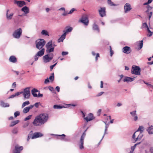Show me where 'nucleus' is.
<instances>
[{"label": "nucleus", "mask_w": 153, "mask_h": 153, "mask_svg": "<svg viewBox=\"0 0 153 153\" xmlns=\"http://www.w3.org/2000/svg\"><path fill=\"white\" fill-rule=\"evenodd\" d=\"M58 136L59 137V139L64 141V139L65 136V135L64 134H63L62 135H58Z\"/></svg>", "instance_id": "41"}, {"label": "nucleus", "mask_w": 153, "mask_h": 153, "mask_svg": "<svg viewBox=\"0 0 153 153\" xmlns=\"http://www.w3.org/2000/svg\"><path fill=\"white\" fill-rule=\"evenodd\" d=\"M152 15V12H149V13H148V15L149 16V20L150 19V18H151Z\"/></svg>", "instance_id": "60"}, {"label": "nucleus", "mask_w": 153, "mask_h": 153, "mask_svg": "<svg viewBox=\"0 0 153 153\" xmlns=\"http://www.w3.org/2000/svg\"><path fill=\"white\" fill-rule=\"evenodd\" d=\"M44 124L46 123L48 118V115L46 114H41L39 115Z\"/></svg>", "instance_id": "10"}, {"label": "nucleus", "mask_w": 153, "mask_h": 153, "mask_svg": "<svg viewBox=\"0 0 153 153\" xmlns=\"http://www.w3.org/2000/svg\"><path fill=\"white\" fill-rule=\"evenodd\" d=\"M14 3L16 4L20 7H21L26 4L25 2L24 1H16V0H14Z\"/></svg>", "instance_id": "15"}, {"label": "nucleus", "mask_w": 153, "mask_h": 153, "mask_svg": "<svg viewBox=\"0 0 153 153\" xmlns=\"http://www.w3.org/2000/svg\"><path fill=\"white\" fill-rule=\"evenodd\" d=\"M41 34L45 36H49L48 32L46 30H42L41 32Z\"/></svg>", "instance_id": "30"}, {"label": "nucleus", "mask_w": 153, "mask_h": 153, "mask_svg": "<svg viewBox=\"0 0 153 153\" xmlns=\"http://www.w3.org/2000/svg\"><path fill=\"white\" fill-rule=\"evenodd\" d=\"M73 28L69 26H67L66 27L65 30L63 31V34L58 40V42H63V40L65 38L66 36L67 33L71 32L73 30Z\"/></svg>", "instance_id": "2"}, {"label": "nucleus", "mask_w": 153, "mask_h": 153, "mask_svg": "<svg viewBox=\"0 0 153 153\" xmlns=\"http://www.w3.org/2000/svg\"><path fill=\"white\" fill-rule=\"evenodd\" d=\"M19 122V121L18 120L12 121L11 122L10 126L11 127L13 126L18 123Z\"/></svg>", "instance_id": "32"}, {"label": "nucleus", "mask_w": 153, "mask_h": 153, "mask_svg": "<svg viewBox=\"0 0 153 153\" xmlns=\"http://www.w3.org/2000/svg\"><path fill=\"white\" fill-rule=\"evenodd\" d=\"M98 11L100 16L101 17H103L105 16V7H100V9Z\"/></svg>", "instance_id": "13"}, {"label": "nucleus", "mask_w": 153, "mask_h": 153, "mask_svg": "<svg viewBox=\"0 0 153 153\" xmlns=\"http://www.w3.org/2000/svg\"><path fill=\"white\" fill-rule=\"evenodd\" d=\"M150 152L151 153H153V147H151L150 149Z\"/></svg>", "instance_id": "64"}, {"label": "nucleus", "mask_w": 153, "mask_h": 153, "mask_svg": "<svg viewBox=\"0 0 153 153\" xmlns=\"http://www.w3.org/2000/svg\"><path fill=\"white\" fill-rule=\"evenodd\" d=\"M39 56L37 54L35 55L34 56V59L35 61H36L38 60Z\"/></svg>", "instance_id": "59"}, {"label": "nucleus", "mask_w": 153, "mask_h": 153, "mask_svg": "<svg viewBox=\"0 0 153 153\" xmlns=\"http://www.w3.org/2000/svg\"><path fill=\"white\" fill-rule=\"evenodd\" d=\"M23 149V146H19L18 145H16L15 146V149L13 151V153H20Z\"/></svg>", "instance_id": "11"}, {"label": "nucleus", "mask_w": 153, "mask_h": 153, "mask_svg": "<svg viewBox=\"0 0 153 153\" xmlns=\"http://www.w3.org/2000/svg\"><path fill=\"white\" fill-rule=\"evenodd\" d=\"M147 10L146 11V13H148L149 10H151L152 9V7L150 6L149 5H148L147 6Z\"/></svg>", "instance_id": "47"}, {"label": "nucleus", "mask_w": 153, "mask_h": 153, "mask_svg": "<svg viewBox=\"0 0 153 153\" xmlns=\"http://www.w3.org/2000/svg\"><path fill=\"white\" fill-rule=\"evenodd\" d=\"M80 21L85 25H87L88 24V20L86 16L82 18L80 20Z\"/></svg>", "instance_id": "17"}, {"label": "nucleus", "mask_w": 153, "mask_h": 153, "mask_svg": "<svg viewBox=\"0 0 153 153\" xmlns=\"http://www.w3.org/2000/svg\"><path fill=\"white\" fill-rule=\"evenodd\" d=\"M32 94L34 97H43V94H41L40 93H39L38 94H37L36 93H33Z\"/></svg>", "instance_id": "33"}, {"label": "nucleus", "mask_w": 153, "mask_h": 153, "mask_svg": "<svg viewBox=\"0 0 153 153\" xmlns=\"http://www.w3.org/2000/svg\"><path fill=\"white\" fill-rule=\"evenodd\" d=\"M18 131V130L17 128H14L13 130L12 131V132L13 134H16L17 133Z\"/></svg>", "instance_id": "49"}, {"label": "nucleus", "mask_w": 153, "mask_h": 153, "mask_svg": "<svg viewBox=\"0 0 153 153\" xmlns=\"http://www.w3.org/2000/svg\"><path fill=\"white\" fill-rule=\"evenodd\" d=\"M103 122L104 123H105V129L104 134L102 137V139H103V138L104 137L105 135V134H107V129H108V128L109 126V124L108 123H107V122Z\"/></svg>", "instance_id": "25"}, {"label": "nucleus", "mask_w": 153, "mask_h": 153, "mask_svg": "<svg viewBox=\"0 0 153 153\" xmlns=\"http://www.w3.org/2000/svg\"><path fill=\"white\" fill-rule=\"evenodd\" d=\"M143 27L146 28V29L147 28V27H149L146 23H143Z\"/></svg>", "instance_id": "51"}, {"label": "nucleus", "mask_w": 153, "mask_h": 153, "mask_svg": "<svg viewBox=\"0 0 153 153\" xmlns=\"http://www.w3.org/2000/svg\"><path fill=\"white\" fill-rule=\"evenodd\" d=\"M43 136V134L40 132H37L34 133L32 136L31 137L32 139H34L42 137Z\"/></svg>", "instance_id": "14"}, {"label": "nucleus", "mask_w": 153, "mask_h": 153, "mask_svg": "<svg viewBox=\"0 0 153 153\" xmlns=\"http://www.w3.org/2000/svg\"><path fill=\"white\" fill-rule=\"evenodd\" d=\"M0 105L3 107H7L10 106L8 103H5L2 101L0 102Z\"/></svg>", "instance_id": "29"}, {"label": "nucleus", "mask_w": 153, "mask_h": 153, "mask_svg": "<svg viewBox=\"0 0 153 153\" xmlns=\"http://www.w3.org/2000/svg\"><path fill=\"white\" fill-rule=\"evenodd\" d=\"M34 107L33 105H30V106L25 108L23 110V113H27L29 112L30 109H32Z\"/></svg>", "instance_id": "16"}, {"label": "nucleus", "mask_w": 153, "mask_h": 153, "mask_svg": "<svg viewBox=\"0 0 153 153\" xmlns=\"http://www.w3.org/2000/svg\"><path fill=\"white\" fill-rule=\"evenodd\" d=\"M64 141H70L69 137H67V138H65L64 139Z\"/></svg>", "instance_id": "58"}, {"label": "nucleus", "mask_w": 153, "mask_h": 153, "mask_svg": "<svg viewBox=\"0 0 153 153\" xmlns=\"http://www.w3.org/2000/svg\"><path fill=\"white\" fill-rule=\"evenodd\" d=\"M132 9V7L130 4L128 3H126L124 6V12L127 13Z\"/></svg>", "instance_id": "9"}, {"label": "nucleus", "mask_w": 153, "mask_h": 153, "mask_svg": "<svg viewBox=\"0 0 153 153\" xmlns=\"http://www.w3.org/2000/svg\"><path fill=\"white\" fill-rule=\"evenodd\" d=\"M20 113L19 111H16L14 113L15 117H16L18 116H19Z\"/></svg>", "instance_id": "44"}, {"label": "nucleus", "mask_w": 153, "mask_h": 153, "mask_svg": "<svg viewBox=\"0 0 153 153\" xmlns=\"http://www.w3.org/2000/svg\"><path fill=\"white\" fill-rule=\"evenodd\" d=\"M12 86L13 88H16V84L15 82L13 83Z\"/></svg>", "instance_id": "63"}, {"label": "nucleus", "mask_w": 153, "mask_h": 153, "mask_svg": "<svg viewBox=\"0 0 153 153\" xmlns=\"http://www.w3.org/2000/svg\"><path fill=\"white\" fill-rule=\"evenodd\" d=\"M38 92H39V91L36 88H33L31 90L32 94H33V93H36Z\"/></svg>", "instance_id": "45"}, {"label": "nucleus", "mask_w": 153, "mask_h": 153, "mask_svg": "<svg viewBox=\"0 0 153 153\" xmlns=\"http://www.w3.org/2000/svg\"><path fill=\"white\" fill-rule=\"evenodd\" d=\"M68 52L63 51L62 53V56H64L67 55L68 54Z\"/></svg>", "instance_id": "52"}, {"label": "nucleus", "mask_w": 153, "mask_h": 153, "mask_svg": "<svg viewBox=\"0 0 153 153\" xmlns=\"http://www.w3.org/2000/svg\"><path fill=\"white\" fill-rule=\"evenodd\" d=\"M141 68L138 66H132L131 70V73L136 75H140V74Z\"/></svg>", "instance_id": "5"}, {"label": "nucleus", "mask_w": 153, "mask_h": 153, "mask_svg": "<svg viewBox=\"0 0 153 153\" xmlns=\"http://www.w3.org/2000/svg\"><path fill=\"white\" fill-rule=\"evenodd\" d=\"M138 133H139V132H138L137 131H136L132 135V139H133V141H135V139L136 138H135V137L137 136V134Z\"/></svg>", "instance_id": "37"}, {"label": "nucleus", "mask_w": 153, "mask_h": 153, "mask_svg": "<svg viewBox=\"0 0 153 153\" xmlns=\"http://www.w3.org/2000/svg\"><path fill=\"white\" fill-rule=\"evenodd\" d=\"M136 148V147L135 146H132L131 147V151H130L129 153H133V152L134 151L135 149Z\"/></svg>", "instance_id": "43"}, {"label": "nucleus", "mask_w": 153, "mask_h": 153, "mask_svg": "<svg viewBox=\"0 0 153 153\" xmlns=\"http://www.w3.org/2000/svg\"><path fill=\"white\" fill-rule=\"evenodd\" d=\"M142 132H139V133H138L137 134V137L136 138L135 140L134 141V143L136 141L140 140L142 138L143 136V134Z\"/></svg>", "instance_id": "24"}, {"label": "nucleus", "mask_w": 153, "mask_h": 153, "mask_svg": "<svg viewBox=\"0 0 153 153\" xmlns=\"http://www.w3.org/2000/svg\"><path fill=\"white\" fill-rule=\"evenodd\" d=\"M19 92L21 94H22L25 99H28L30 98V94L29 88H26L24 89L23 91Z\"/></svg>", "instance_id": "3"}, {"label": "nucleus", "mask_w": 153, "mask_h": 153, "mask_svg": "<svg viewBox=\"0 0 153 153\" xmlns=\"http://www.w3.org/2000/svg\"><path fill=\"white\" fill-rule=\"evenodd\" d=\"M14 13L13 12H10L9 11V10H7L6 14V17L7 19L8 20L11 19L13 17Z\"/></svg>", "instance_id": "12"}, {"label": "nucleus", "mask_w": 153, "mask_h": 153, "mask_svg": "<svg viewBox=\"0 0 153 153\" xmlns=\"http://www.w3.org/2000/svg\"><path fill=\"white\" fill-rule=\"evenodd\" d=\"M48 89L51 91H54V88H53L52 87H51V86H49L48 87Z\"/></svg>", "instance_id": "56"}, {"label": "nucleus", "mask_w": 153, "mask_h": 153, "mask_svg": "<svg viewBox=\"0 0 153 153\" xmlns=\"http://www.w3.org/2000/svg\"><path fill=\"white\" fill-rule=\"evenodd\" d=\"M152 1V0H148L147 2L143 4V5H146L151 3Z\"/></svg>", "instance_id": "50"}, {"label": "nucleus", "mask_w": 153, "mask_h": 153, "mask_svg": "<svg viewBox=\"0 0 153 153\" xmlns=\"http://www.w3.org/2000/svg\"><path fill=\"white\" fill-rule=\"evenodd\" d=\"M21 94V93L19 92H17L15 93V94H13L11 95L9 97V98H14L16 96H18Z\"/></svg>", "instance_id": "34"}, {"label": "nucleus", "mask_w": 153, "mask_h": 153, "mask_svg": "<svg viewBox=\"0 0 153 153\" xmlns=\"http://www.w3.org/2000/svg\"><path fill=\"white\" fill-rule=\"evenodd\" d=\"M92 54L93 56H95L96 55V56L95 57V60L96 61H97L98 60V57H100V54L99 53H97L96 54L95 53L94 51H92Z\"/></svg>", "instance_id": "35"}, {"label": "nucleus", "mask_w": 153, "mask_h": 153, "mask_svg": "<svg viewBox=\"0 0 153 153\" xmlns=\"http://www.w3.org/2000/svg\"><path fill=\"white\" fill-rule=\"evenodd\" d=\"M9 61L10 62L12 63H16L17 62V60L16 57L14 56H11L9 59Z\"/></svg>", "instance_id": "23"}, {"label": "nucleus", "mask_w": 153, "mask_h": 153, "mask_svg": "<svg viewBox=\"0 0 153 153\" xmlns=\"http://www.w3.org/2000/svg\"><path fill=\"white\" fill-rule=\"evenodd\" d=\"M32 116V115H28V116L27 117L25 118L24 120L25 121H26L30 119L31 118Z\"/></svg>", "instance_id": "46"}, {"label": "nucleus", "mask_w": 153, "mask_h": 153, "mask_svg": "<svg viewBox=\"0 0 153 153\" xmlns=\"http://www.w3.org/2000/svg\"><path fill=\"white\" fill-rule=\"evenodd\" d=\"M49 79L51 81H53V80L54 79V75L53 73H52V75L49 77Z\"/></svg>", "instance_id": "48"}, {"label": "nucleus", "mask_w": 153, "mask_h": 153, "mask_svg": "<svg viewBox=\"0 0 153 153\" xmlns=\"http://www.w3.org/2000/svg\"><path fill=\"white\" fill-rule=\"evenodd\" d=\"M62 107L60 105H54L53 106V108L54 109H60L62 108Z\"/></svg>", "instance_id": "42"}, {"label": "nucleus", "mask_w": 153, "mask_h": 153, "mask_svg": "<svg viewBox=\"0 0 153 153\" xmlns=\"http://www.w3.org/2000/svg\"><path fill=\"white\" fill-rule=\"evenodd\" d=\"M40 103V102H36L34 104V105H33L35 107H36V108H38Z\"/></svg>", "instance_id": "53"}, {"label": "nucleus", "mask_w": 153, "mask_h": 153, "mask_svg": "<svg viewBox=\"0 0 153 153\" xmlns=\"http://www.w3.org/2000/svg\"><path fill=\"white\" fill-rule=\"evenodd\" d=\"M87 130V129H86L84 132L82 134V135L81 136L80 141L79 144V148L80 149H82L83 148V144H84V137H85L86 135L85 132Z\"/></svg>", "instance_id": "8"}, {"label": "nucleus", "mask_w": 153, "mask_h": 153, "mask_svg": "<svg viewBox=\"0 0 153 153\" xmlns=\"http://www.w3.org/2000/svg\"><path fill=\"white\" fill-rule=\"evenodd\" d=\"M93 29L95 30H96L97 31L98 33H99L100 32V29L98 27V26L96 24H94L93 25Z\"/></svg>", "instance_id": "31"}, {"label": "nucleus", "mask_w": 153, "mask_h": 153, "mask_svg": "<svg viewBox=\"0 0 153 153\" xmlns=\"http://www.w3.org/2000/svg\"><path fill=\"white\" fill-rule=\"evenodd\" d=\"M130 114L132 117H134V121H136L138 119V117L136 114V111H134L130 112Z\"/></svg>", "instance_id": "21"}, {"label": "nucleus", "mask_w": 153, "mask_h": 153, "mask_svg": "<svg viewBox=\"0 0 153 153\" xmlns=\"http://www.w3.org/2000/svg\"><path fill=\"white\" fill-rule=\"evenodd\" d=\"M28 123H26L23 125V127L24 128H25L27 127L28 126Z\"/></svg>", "instance_id": "62"}, {"label": "nucleus", "mask_w": 153, "mask_h": 153, "mask_svg": "<svg viewBox=\"0 0 153 153\" xmlns=\"http://www.w3.org/2000/svg\"><path fill=\"white\" fill-rule=\"evenodd\" d=\"M45 52V49L44 48H43L41 49V50L39 51L36 53V54L39 56H42L44 53Z\"/></svg>", "instance_id": "27"}, {"label": "nucleus", "mask_w": 153, "mask_h": 153, "mask_svg": "<svg viewBox=\"0 0 153 153\" xmlns=\"http://www.w3.org/2000/svg\"><path fill=\"white\" fill-rule=\"evenodd\" d=\"M56 46L54 43H53L52 41L51 40L46 45V52L48 53L43 57V62L45 63L50 62L53 58L54 55L52 53H50L54 52V49Z\"/></svg>", "instance_id": "1"}, {"label": "nucleus", "mask_w": 153, "mask_h": 153, "mask_svg": "<svg viewBox=\"0 0 153 153\" xmlns=\"http://www.w3.org/2000/svg\"><path fill=\"white\" fill-rule=\"evenodd\" d=\"M49 82V79L48 78H47L45 80L44 82L45 84H47Z\"/></svg>", "instance_id": "61"}, {"label": "nucleus", "mask_w": 153, "mask_h": 153, "mask_svg": "<svg viewBox=\"0 0 153 153\" xmlns=\"http://www.w3.org/2000/svg\"><path fill=\"white\" fill-rule=\"evenodd\" d=\"M134 78H131L125 76L124 77V79H123V81L124 82H126L128 83L131 82L134 80Z\"/></svg>", "instance_id": "18"}, {"label": "nucleus", "mask_w": 153, "mask_h": 153, "mask_svg": "<svg viewBox=\"0 0 153 153\" xmlns=\"http://www.w3.org/2000/svg\"><path fill=\"white\" fill-rule=\"evenodd\" d=\"M56 64H57V63H56L55 64H54V65H51L50 66V69L51 71H52L53 70V67L55 66V65H56Z\"/></svg>", "instance_id": "55"}, {"label": "nucleus", "mask_w": 153, "mask_h": 153, "mask_svg": "<svg viewBox=\"0 0 153 153\" xmlns=\"http://www.w3.org/2000/svg\"><path fill=\"white\" fill-rule=\"evenodd\" d=\"M137 46L139 47V49H141L143 46V40L138 41L137 42Z\"/></svg>", "instance_id": "28"}, {"label": "nucleus", "mask_w": 153, "mask_h": 153, "mask_svg": "<svg viewBox=\"0 0 153 153\" xmlns=\"http://www.w3.org/2000/svg\"><path fill=\"white\" fill-rule=\"evenodd\" d=\"M22 30L21 28H19L15 30L13 33V37L16 39H19L22 35Z\"/></svg>", "instance_id": "6"}, {"label": "nucleus", "mask_w": 153, "mask_h": 153, "mask_svg": "<svg viewBox=\"0 0 153 153\" xmlns=\"http://www.w3.org/2000/svg\"><path fill=\"white\" fill-rule=\"evenodd\" d=\"M146 30H147L148 32L149 33H150L149 34H148L147 35V36H149V37L151 36L152 35V34L153 33V32H151L150 31V30H149V27H147V28L146 29Z\"/></svg>", "instance_id": "40"}, {"label": "nucleus", "mask_w": 153, "mask_h": 153, "mask_svg": "<svg viewBox=\"0 0 153 153\" xmlns=\"http://www.w3.org/2000/svg\"><path fill=\"white\" fill-rule=\"evenodd\" d=\"M30 104V102L29 101H26L24 102L22 105V108H24L25 106L26 105H29Z\"/></svg>", "instance_id": "36"}, {"label": "nucleus", "mask_w": 153, "mask_h": 153, "mask_svg": "<svg viewBox=\"0 0 153 153\" xmlns=\"http://www.w3.org/2000/svg\"><path fill=\"white\" fill-rule=\"evenodd\" d=\"M21 11L22 12H23L25 14H27L29 13V8L28 7L26 6L24 7H22L21 9Z\"/></svg>", "instance_id": "22"}, {"label": "nucleus", "mask_w": 153, "mask_h": 153, "mask_svg": "<svg viewBox=\"0 0 153 153\" xmlns=\"http://www.w3.org/2000/svg\"><path fill=\"white\" fill-rule=\"evenodd\" d=\"M143 126H139L137 131L138 132L140 131V132H142L143 131Z\"/></svg>", "instance_id": "39"}, {"label": "nucleus", "mask_w": 153, "mask_h": 153, "mask_svg": "<svg viewBox=\"0 0 153 153\" xmlns=\"http://www.w3.org/2000/svg\"><path fill=\"white\" fill-rule=\"evenodd\" d=\"M143 82H144L145 84L147 85L148 86H150V87H151V88H153V85H151V84H149L148 83H147V82H146L145 81H143Z\"/></svg>", "instance_id": "54"}, {"label": "nucleus", "mask_w": 153, "mask_h": 153, "mask_svg": "<svg viewBox=\"0 0 153 153\" xmlns=\"http://www.w3.org/2000/svg\"><path fill=\"white\" fill-rule=\"evenodd\" d=\"M130 48L129 47L126 46L123 48V51L124 53L128 54L130 53Z\"/></svg>", "instance_id": "19"}, {"label": "nucleus", "mask_w": 153, "mask_h": 153, "mask_svg": "<svg viewBox=\"0 0 153 153\" xmlns=\"http://www.w3.org/2000/svg\"><path fill=\"white\" fill-rule=\"evenodd\" d=\"M147 131L149 134H153V126H151L148 128L147 130Z\"/></svg>", "instance_id": "26"}, {"label": "nucleus", "mask_w": 153, "mask_h": 153, "mask_svg": "<svg viewBox=\"0 0 153 153\" xmlns=\"http://www.w3.org/2000/svg\"><path fill=\"white\" fill-rule=\"evenodd\" d=\"M45 41L44 39H39L36 42V47L38 49H41L45 45Z\"/></svg>", "instance_id": "4"}, {"label": "nucleus", "mask_w": 153, "mask_h": 153, "mask_svg": "<svg viewBox=\"0 0 153 153\" xmlns=\"http://www.w3.org/2000/svg\"><path fill=\"white\" fill-rule=\"evenodd\" d=\"M39 115L36 116L33 122V124L36 126H39L44 124Z\"/></svg>", "instance_id": "7"}, {"label": "nucleus", "mask_w": 153, "mask_h": 153, "mask_svg": "<svg viewBox=\"0 0 153 153\" xmlns=\"http://www.w3.org/2000/svg\"><path fill=\"white\" fill-rule=\"evenodd\" d=\"M75 10V9L74 8H72L70 10V11L69 12V13H68V14H71L72 13H73V12Z\"/></svg>", "instance_id": "57"}, {"label": "nucleus", "mask_w": 153, "mask_h": 153, "mask_svg": "<svg viewBox=\"0 0 153 153\" xmlns=\"http://www.w3.org/2000/svg\"><path fill=\"white\" fill-rule=\"evenodd\" d=\"M94 119V117L93 114L91 113L89 114L88 116L85 117V120L87 121L88 122L91 121Z\"/></svg>", "instance_id": "20"}, {"label": "nucleus", "mask_w": 153, "mask_h": 153, "mask_svg": "<svg viewBox=\"0 0 153 153\" xmlns=\"http://www.w3.org/2000/svg\"><path fill=\"white\" fill-rule=\"evenodd\" d=\"M111 0H108L107 2L108 4L110 6H117V5L114 4V3L111 1Z\"/></svg>", "instance_id": "38"}]
</instances>
